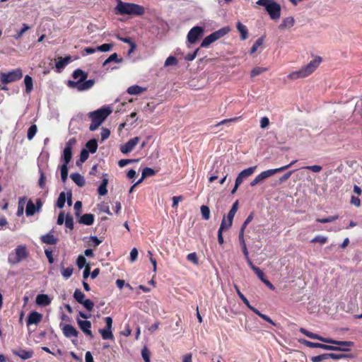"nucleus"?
Here are the masks:
<instances>
[{
    "instance_id": "obj_1",
    "label": "nucleus",
    "mask_w": 362,
    "mask_h": 362,
    "mask_svg": "<svg viewBox=\"0 0 362 362\" xmlns=\"http://www.w3.org/2000/svg\"><path fill=\"white\" fill-rule=\"evenodd\" d=\"M322 61V59L320 57H315L313 60L310 61L307 65L302 67L300 69L290 73L287 76V78L292 81L305 78L315 71L321 64Z\"/></svg>"
},
{
    "instance_id": "obj_2",
    "label": "nucleus",
    "mask_w": 362,
    "mask_h": 362,
    "mask_svg": "<svg viewBox=\"0 0 362 362\" xmlns=\"http://www.w3.org/2000/svg\"><path fill=\"white\" fill-rule=\"evenodd\" d=\"M112 110L110 107L100 108L88 113L92 123L89 127L90 131H95L103 123V122L111 114Z\"/></svg>"
},
{
    "instance_id": "obj_3",
    "label": "nucleus",
    "mask_w": 362,
    "mask_h": 362,
    "mask_svg": "<svg viewBox=\"0 0 362 362\" xmlns=\"http://www.w3.org/2000/svg\"><path fill=\"white\" fill-rule=\"evenodd\" d=\"M117 13L120 15H142L144 8L138 4L125 3L119 1L115 8Z\"/></svg>"
},
{
    "instance_id": "obj_4",
    "label": "nucleus",
    "mask_w": 362,
    "mask_h": 362,
    "mask_svg": "<svg viewBox=\"0 0 362 362\" xmlns=\"http://www.w3.org/2000/svg\"><path fill=\"white\" fill-rule=\"evenodd\" d=\"M256 4L264 6L273 20L279 18L281 16V6L274 0H258Z\"/></svg>"
},
{
    "instance_id": "obj_5",
    "label": "nucleus",
    "mask_w": 362,
    "mask_h": 362,
    "mask_svg": "<svg viewBox=\"0 0 362 362\" xmlns=\"http://www.w3.org/2000/svg\"><path fill=\"white\" fill-rule=\"evenodd\" d=\"M300 332L303 334L304 335L307 336L308 337L313 339H317L320 341L332 344H336V345H340V346H351L353 345V342L348 341H336L333 340L329 338H325L322 337L317 334L313 333L311 332L308 331L307 329L304 328H300Z\"/></svg>"
},
{
    "instance_id": "obj_6",
    "label": "nucleus",
    "mask_w": 362,
    "mask_h": 362,
    "mask_svg": "<svg viewBox=\"0 0 362 362\" xmlns=\"http://www.w3.org/2000/svg\"><path fill=\"white\" fill-rule=\"evenodd\" d=\"M95 84V80L86 78H79L78 81H69L67 86L72 89L78 91H85L90 89Z\"/></svg>"
},
{
    "instance_id": "obj_7",
    "label": "nucleus",
    "mask_w": 362,
    "mask_h": 362,
    "mask_svg": "<svg viewBox=\"0 0 362 362\" xmlns=\"http://www.w3.org/2000/svg\"><path fill=\"white\" fill-rule=\"evenodd\" d=\"M23 76V72L21 69H13L8 72H1L0 74V80L1 83L8 84L17 81Z\"/></svg>"
},
{
    "instance_id": "obj_8",
    "label": "nucleus",
    "mask_w": 362,
    "mask_h": 362,
    "mask_svg": "<svg viewBox=\"0 0 362 362\" xmlns=\"http://www.w3.org/2000/svg\"><path fill=\"white\" fill-rule=\"evenodd\" d=\"M27 250L25 246H18L15 252L10 254L8 257V261L11 264H16L21 262L27 256Z\"/></svg>"
},
{
    "instance_id": "obj_9",
    "label": "nucleus",
    "mask_w": 362,
    "mask_h": 362,
    "mask_svg": "<svg viewBox=\"0 0 362 362\" xmlns=\"http://www.w3.org/2000/svg\"><path fill=\"white\" fill-rule=\"evenodd\" d=\"M301 343L310 348H320L327 351H348V349L341 348L339 346H331L324 344L312 342L305 339L301 341Z\"/></svg>"
},
{
    "instance_id": "obj_10",
    "label": "nucleus",
    "mask_w": 362,
    "mask_h": 362,
    "mask_svg": "<svg viewBox=\"0 0 362 362\" xmlns=\"http://www.w3.org/2000/svg\"><path fill=\"white\" fill-rule=\"evenodd\" d=\"M279 169H269L262 172L260 174L257 175L255 178L250 182V186L255 187L259 183L262 182L264 180L274 175L279 173Z\"/></svg>"
},
{
    "instance_id": "obj_11",
    "label": "nucleus",
    "mask_w": 362,
    "mask_h": 362,
    "mask_svg": "<svg viewBox=\"0 0 362 362\" xmlns=\"http://www.w3.org/2000/svg\"><path fill=\"white\" fill-rule=\"evenodd\" d=\"M204 29L200 26L193 27L187 34V41L191 43H195L197 40L203 35Z\"/></svg>"
},
{
    "instance_id": "obj_12",
    "label": "nucleus",
    "mask_w": 362,
    "mask_h": 362,
    "mask_svg": "<svg viewBox=\"0 0 362 362\" xmlns=\"http://www.w3.org/2000/svg\"><path fill=\"white\" fill-rule=\"evenodd\" d=\"M140 139L138 136L129 139L127 143L120 146V151L122 153L127 154L131 152L139 143Z\"/></svg>"
},
{
    "instance_id": "obj_13",
    "label": "nucleus",
    "mask_w": 362,
    "mask_h": 362,
    "mask_svg": "<svg viewBox=\"0 0 362 362\" xmlns=\"http://www.w3.org/2000/svg\"><path fill=\"white\" fill-rule=\"evenodd\" d=\"M256 168L255 165L242 170L237 176L235 181L241 185L245 179L254 173Z\"/></svg>"
},
{
    "instance_id": "obj_14",
    "label": "nucleus",
    "mask_w": 362,
    "mask_h": 362,
    "mask_svg": "<svg viewBox=\"0 0 362 362\" xmlns=\"http://www.w3.org/2000/svg\"><path fill=\"white\" fill-rule=\"evenodd\" d=\"M77 323L80 327V329L83 331V332L90 337V338L93 337L91 328V322L88 320H82L77 319Z\"/></svg>"
},
{
    "instance_id": "obj_15",
    "label": "nucleus",
    "mask_w": 362,
    "mask_h": 362,
    "mask_svg": "<svg viewBox=\"0 0 362 362\" xmlns=\"http://www.w3.org/2000/svg\"><path fill=\"white\" fill-rule=\"evenodd\" d=\"M61 327L65 337L68 338H76L78 337V332L74 326L71 325H61Z\"/></svg>"
},
{
    "instance_id": "obj_16",
    "label": "nucleus",
    "mask_w": 362,
    "mask_h": 362,
    "mask_svg": "<svg viewBox=\"0 0 362 362\" xmlns=\"http://www.w3.org/2000/svg\"><path fill=\"white\" fill-rule=\"evenodd\" d=\"M12 353L15 355L21 358V359L26 360L30 358L33 356V351L30 349L25 350L23 349H13Z\"/></svg>"
},
{
    "instance_id": "obj_17",
    "label": "nucleus",
    "mask_w": 362,
    "mask_h": 362,
    "mask_svg": "<svg viewBox=\"0 0 362 362\" xmlns=\"http://www.w3.org/2000/svg\"><path fill=\"white\" fill-rule=\"evenodd\" d=\"M42 318V315L40 313L36 311H33L29 314L28 317L27 325L29 326L30 325H37L41 321Z\"/></svg>"
},
{
    "instance_id": "obj_18",
    "label": "nucleus",
    "mask_w": 362,
    "mask_h": 362,
    "mask_svg": "<svg viewBox=\"0 0 362 362\" xmlns=\"http://www.w3.org/2000/svg\"><path fill=\"white\" fill-rule=\"evenodd\" d=\"M36 304L40 306L49 305L52 299L47 294H38L35 299Z\"/></svg>"
},
{
    "instance_id": "obj_19",
    "label": "nucleus",
    "mask_w": 362,
    "mask_h": 362,
    "mask_svg": "<svg viewBox=\"0 0 362 362\" xmlns=\"http://www.w3.org/2000/svg\"><path fill=\"white\" fill-rule=\"evenodd\" d=\"M295 20L293 17L285 18L281 23L279 25V28L281 30L289 29L294 25Z\"/></svg>"
},
{
    "instance_id": "obj_20",
    "label": "nucleus",
    "mask_w": 362,
    "mask_h": 362,
    "mask_svg": "<svg viewBox=\"0 0 362 362\" xmlns=\"http://www.w3.org/2000/svg\"><path fill=\"white\" fill-rule=\"evenodd\" d=\"M94 216L92 214H86L80 217L78 222L86 226H90L93 223Z\"/></svg>"
},
{
    "instance_id": "obj_21",
    "label": "nucleus",
    "mask_w": 362,
    "mask_h": 362,
    "mask_svg": "<svg viewBox=\"0 0 362 362\" xmlns=\"http://www.w3.org/2000/svg\"><path fill=\"white\" fill-rule=\"evenodd\" d=\"M230 30V28L228 26L221 28L220 30L211 33L212 37H214V41L221 38L226 34H228Z\"/></svg>"
},
{
    "instance_id": "obj_22",
    "label": "nucleus",
    "mask_w": 362,
    "mask_h": 362,
    "mask_svg": "<svg viewBox=\"0 0 362 362\" xmlns=\"http://www.w3.org/2000/svg\"><path fill=\"white\" fill-rule=\"evenodd\" d=\"M230 30V28L228 26L221 28L220 30L211 33L212 37H214V41L221 38L226 34H228Z\"/></svg>"
},
{
    "instance_id": "obj_23",
    "label": "nucleus",
    "mask_w": 362,
    "mask_h": 362,
    "mask_svg": "<svg viewBox=\"0 0 362 362\" xmlns=\"http://www.w3.org/2000/svg\"><path fill=\"white\" fill-rule=\"evenodd\" d=\"M236 27H237L238 32L240 34L241 40H246L248 37V30H247V27L240 21H238L237 23Z\"/></svg>"
},
{
    "instance_id": "obj_24",
    "label": "nucleus",
    "mask_w": 362,
    "mask_h": 362,
    "mask_svg": "<svg viewBox=\"0 0 362 362\" xmlns=\"http://www.w3.org/2000/svg\"><path fill=\"white\" fill-rule=\"evenodd\" d=\"M71 62V57L69 56L64 58L59 57L56 63V69L58 71L63 69L69 62Z\"/></svg>"
},
{
    "instance_id": "obj_25",
    "label": "nucleus",
    "mask_w": 362,
    "mask_h": 362,
    "mask_svg": "<svg viewBox=\"0 0 362 362\" xmlns=\"http://www.w3.org/2000/svg\"><path fill=\"white\" fill-rule=\"evenodd\" d=\"M71 180L79 187H83L85 185L84 177L78 173L71 174Z\"/></svg>"
},
{
    "instance_id": "obj_26",
    "label": "nucleus",
    "mask_w": 362,
    "mask_h": 362,
    "mask_svg": "<svg viewBox=\"0 0 362 362\" xmlns=\"http://www.w3.org/2000/svg\"><path fill=\"white\" fill-rule=\"evenodd\" d=\"M146 90V88L141 87L137 85L129 86L127 88V93L129 95H139Z\"/></svg>"
},
{
    "instance_id": "obj_27",
    "label": "nucleus",
    "mask_w": 362,
    "mask_h": 362,
    "mask_svg": "<svg viewBox=\"0 0 362 362\" xmlns=\"http://www.w3.org/2000/svg\"><path fill=\"white\" fill-rule=\"evenodd\" d=\"M108 184V179L107 177H103L100 185L98 189V192L99 195L105 196L107 193V186Z\"/></svg>"
},
{
    "instance_id": "obj_28",
    "label": "nucleus",
    "mask_w": 362,
    "mask_h": 362,
    "mask_svg": "<svg viewBox=\"0 0 362 362\" xmlns=\"http://www.w3.org/2000/svg\"><path fill=\"white\" fill-rule=\"evenodd\" d=\"M41 240L44 243L54 245L57 242V238H56L53 235L47 233L41 237Z\"/></svg>"
},
{
    "instance_id": "obj_29",
    "label": "nucleus",
    "mask_w": 362,
    "mask_h": 362,
    "mask_svg": "<svg viewBox=\"0 0 362 362\" xmlns=\"http://www.w3.org/2000/svg\"><path fill=\"white\" fill-rule=\"evenodd\" d=\"M37 209L33 204V202L31 200H29L27 202L26 209H25V214L27 216H31L34 215V214L37 211Z\"/></svg>"
},
{
    "instance_id": "obj_30",
    "label": "nucleus",
    "mask_w": 362,
    "mask_h": 362,
    "mask_svg": "<svg viewBox=\"0 0 362 362\" xmlns=\"http://www.w3.org/2000/svg\"><path fill=\"white\" fill-rule=\"evenodd\" d=\"M24 83L25 86V92L29 94L33 88V78L30 76L26 75L24 78Z\"/></svg>"
},
{
    "instance_id": "obj_31",
    "label": "nucleus",
    "mask_w": 362,
    "mask_h": 362,
    "mask_svg": "<svg viewBox=\"0 0 362 362\" xmlns=\"http://www.w3.org/2000/svg\"><path fill=\"white\" fill-rule=\"evenodd\" d=\"M99 332L100 333L103 339H112L114 338L112 329H99Z\"/></svg>"
},
{
    "instance_id": "obj_32",
    "label": "nucleus",
    "mask_w": 362,
    "mask_h": 362,
    "mask_svg": "<svg viewBox=\"0 0 362 362\" xmlns=\"http://www.w3.org/2000/svg\"><path fill=\"white\" fill-rule=\"evenodd\" d=\"M26 200V197H21L19 199L18 204V210L16 213L18 216H21L23 215Z\"/></svg>"
},
{
    "instance_id": "obj_33",
    "label": "nucleus",
    "mask_w": 362,
    "mask_h": 362,
    "mask_svg": "<svg viewBox=\"0 0 362 362\" xmlns=\"http://www.w3.org/2000/svg\"><path fill=\"white\" fill-rule=\"evenodd\" d=\"M238 238H239L240 243L243 248V252L245 255V257L247 258V255H249V253H248V250L247 249V246H246V244H245V242L244 240V233H243V231H240Z\"/></svg>"
},
{
    "instance_id": "obj_34",
    "label": "nucleus",
    "mask_w": 362,
    "mask_h": 362,
    "mask_svg": "<svg viewBox=\"0 0 362 362\" xmlns=\"http://www.w3.org/2000/svg\"><path fill=\"white\" fill-rule=\"evenodd\" d=\"M72 157L71 150L69 148H64L62 155V160H64V163L69 164Z\"/></svg>"
},
{
    "instance_id": "obj_35",
    "label": "nucleus",
    "mask_w": 362,
    "mask_h": 362,
    "mask_svg": "<svg viewBox=\"0 0 362 362\" xmlns=\"http://www.w3.org/2000/svg\"><path fill=\"white\" fill-rule=\"evenodd\" d=\"M86 147L91 153H94L96 152L98 148L97 141L95 139H91L88 141L86 144Z\"/></svg>"
},
{
    "instance_id": "obj_36",
    "label": "nucleus",
    "mask_w": 362,
    "mask_h": 362,
    "mask_svg": "<svg viewBox=\"0 0 362 362\" xmlns=\"http://www.w3.org/2000/svg\"><path fill=\"white\" fill-rule=\"evenodd\" d=\"M61 272L62 276L67 279H69L73 274V267H69L67 268H64L62 265L60 267Z\"/></svg>"
},
{
    "instance_id": "obj_37",
    "label": "nucleus",
    "mask_w": 362,
    "mask_h": 362,
    "mask_svg": "<svg viewBox=\"0 0 362 362\" xmlns=\"http://www.w3.org/2000/svg\"><path fill=\"white\" fill-rule=\"evenodd\" d=\"M251 310L253 311L256 315L259 316L264 320L268 322L269 323H270L273 325H275V323L273 322V320L269 317H268L267 315H266L264 314H262L255 308H251Z\"/></svg>"
},
{
    "instance_id": "obj_38",
    "label": "nucleus",
    "mask_w": 362,
    "mask_h": 362,
    "mask_svg": "<svg viewBox=\"0 0 362 362\" xmlns=\"http://www.w3.org/2000/svg\"><path fill=\"white\" fill-rule=\"evenodd\" d=\"M234 288L236 291V293L238 295V296L240 297V298L243 301V303L245 304V305L250 309L251 310V308H254L253 306H252L250 304V302L248 301V300L245 298V296L240 292V289L238 288V287L236 286V285H234Z\"/></svg>"
},
{
    "instance_id": "obj_39",
    "label": "nucleus",
    "mask_w": 362,
    "mask_h": 362,
    "mask_svg": "<svg viewBox=\"0 0 362 362\" xmlns=\"http://www.w3.org/2000/svg\"><path fill=\"white\" fill-rule=\"evenodd\" d=\"M112 62L120 63L122 62V58L119 59L117 54L113 53L103 62V66H105L106 64H107Z\"/></svg>"
},
{
    "instance_id": "obj_40",
    "label": "nucleus",
    "mask_w": 362,
    "mask_h": 362,
    "mask_svg": "<svg viewBox=\"0 0 362 362\" xmlns=\"http://www.w3.org/2000/svg\"><path fill=\"white\" fill-rule=\"evenodd\" d=\"M74 298L78 303L81 304L85 300V295L81 290L76 289L74 293Z\"/></svg>"
},
{
    "instance_id": "obj_41",
    "label": "nucleus",
    "mask_w": 362,
    "mask_h": 362,
    "mask_svg": "<svg viewBox=\"0 0 362 362\" xmlns=\"http://www.w3.org/2000/svg\"><path fill=\"white\" fill-rule=\"evenodd\" d=\"M72 76L74 79L87 78L88 74L81 69H76L73 72Z\"/></svg>"
},
{
    "instance_id": "obj_42",
    "label": "nucleus",
    "mask_w": 362,
    "mask_h": 362,
    "mask_svg": "<svg viewBox=\"0 0 362 362\" xmlns=\"http://www.w3.org/2000/svg\"><path fill=\"white\" fill-rule=\"evenodd\" d=\"M37 132V127L35 124H32L28 130L27 134V137L28 140H32L33 137L35 136L36 133Z\"/></svg>"
},
{
    "instance_id": "obj_43",
    "label": "nucleus",
    "mask_w": 362,
    "mask_h": 362,
    "mask_svg": "<svg viewBox=\"0 0 362 362\" xmlns=\"http://www.w3.org/2000/svg\"><path fill=\"white\" fill-rule=\"evenodd\" d=\"M65 202H66V194L64 192H62L59 194V196L57 199V206L60 209H62L64 206Z\"/></svg>"
},
{
    "instance_id": "obj_44",
    "label": "nucleus",
    "mask_w": 362,
    "mask_h": 362,
    "mask_svg": "<svg viewBox=\"0 0 362 362\" xmlns=\"http://www.w3.org/2000/svg\"><path fill=\"white\" fill-rule=\"evenodd\" d=\"M263 37H259L258 38L255 42L253 44V45L252 46L251 49H250V53L252 54L253 53H255L257 49L262 45L263 44Z\"/></svg>"
},
{
    "instance_id": "obj_45",
    "label": "nucleus",
    "mask_w": 362,
    "mask_h": 362,
    "mask_svg": "<svg viewBox=\"0 0 362 362\" xmlns=\"http://www.w3.org/2000/svg\"><path fill=\"white\" fill-rule=\"evenodd\" d=\"M67 165L68 164L64 163L63 165H62L61 168H60L62 180L64 182H66V180H67V177H68Z\"/></svg>"
},
{
    "instance_id": "obj_46",
    "label": "nucleus",
    "mask_w": 362,
    "mask_h": 362,
    "mask_svg": "<svg viewBox=\"0 0 362 362\" xmlns=\"http://www.w3.org/2000/svg\"><path fill=\"white\" fill-rule=\"evenodd\" d=\"M201 213H202V218L204 219V220H209V218H210V210H209V208L207 206H201Z\"/></svg>"
},
{
    "instance_id": "obj_47",
    "label": "nucleus",
    "mask_w": 362,
    "mask_h": 362,
    "mask_svg": "<svg viewBox=\"0 0 362 362\" xmlns=\"http://www.w3.org/2000/svg\"><path fill=\"white\" fill-rule=\"evenodd\" d=\"M267 70V69L264 68V67H259V66L255 67L251 71L250 76H251V77L257 76L265 72Z\"/></svg>"
},
{
    "instance_id": "obj_48",
    "label": "nucleus",
    "mask_w": 362,
    "mask_h": 362,
    "mask_svg": "<svg viewBox=\"0 0 362 362\" xmlns=\"http://www.w3.org/2000/svg\"><path fill=\"white\" fill-rule=\"evenodd\" d=\"M214 42H215L214 40V37H212V35L210 34L209 35H208L203 40V41L201 43V47H207L209 45H210Z\"/></svg>"
},
{
    "instance_id": "obj_49",
    "label": "nucleus",
    "mask_w": 362,
    "mask_h": 362,
    "mask_svg": "<svg viewBox=\"0 0 362 362\" xmlns=\"http://www.w3.org/2000/svg\"><path fill=\"white\" fill-rule=\"evenodd\" d=\"M155 174H156V171L151 168L146 167L142 170L143 178L153 176Z\"/></svg>"
},
{
    "instance_id": "obj_50",
    "label": "nucleus",
    "mask_w": 362,
    "mask_h": 362,
    "mask_svg": "<svg viewBox=\"0 0 362 362\" xmlns=\"http://www.w3.org/2000/svg\"><path fill=\"white\" fill-rule=\"evenodd\" d=\"M64 223L69 229L72 230L74 228V219L71 215L66 214Z\"/></svg>"
},
{
    "instance_id": "obj_51",
    "label": "nucleus",
    "mask_w": 362,
    "mask_h": 362,
    "mask_svg": "<svg viewBox=\"0 0 362 362\" xmlns=\"http://www.w3.org/2000/svg\"><path fill=\"white\" fill-rule=\"evenodd\" d=\"M327 241V238L322 235H317L314 238L311 240V243H319L321 245L326 243Z\"/></svg>"
},
{
    "instance_id": "obj_52",
    "label": "nucleus",
    "mask_w": 362,
    "mask_h": 362,
    "mask_svg": "<svg viewBox=\"0 0 362 362\" xmlns=\"http://www.w3.org/2000/svg\"><path fill=\"white\" fill-rule=\"evenodd\" d=\"M81 304L88 311H91L94 307L93 302L89 299H85Z\"/></svg>"
},
{
    "instance_id": "obj_53",
    "label": "nucleus",
    "mask_w": 362,
    "mask_h": 362,
    "mask_svg": "<svg viewBox=\"0 0 362 362\" xmlns=\"http://www.w3.org/2000/svg\"><path fill=\"white\" fill-rule=\"evenodd\" d=\"M177 59L173 57V56H170L168 57L165 62V66H173V65H177Z\"/></svg>"
},
{
    "instance_id": "obj_54",
    "label": "nucleus",
    "mask_w": 362,
    "mask_h": 362,
    "mask_svg": "<svg viewBox=\"0 0 362 362\" xmlns=\"http://www.w3.org/2000/svg\"><path fill=\"white\" fill-rule=\"evenodd\" d=\"M30 29V27L25 24V23H23V28L18 32V33L15 35V39H20L22 35H23V33L25 32H26L27 30H28Z\"/></svg>"
},
{
    "instance_id": "obj_55",
    "label": "nucleus",
    "mask_w": 362,
    "mask_h": 362,
    "mask_svg": "<svg viewBox=\"0 0 362 362\" xmlns=\"http://www.w3.org/2000/svg\"><path fill=\"white\" fill-rule=\"evenodd\" d=\"M112 44H103L96 47V49L100 52H108L112 48Z\"/></svg>"
},
{
    "instance_id": "obj_56",
    "label": "nucleus",
    "mask_w": 362,
    "mask_h": 362,
    "mask_svg": "<svg viewBox=\"0 0 362 362\" xmlns=\"http://www.w3.org/2000/svg\"><path fill=\"white\" fill-rule=\"evenodd\" d=\"M77 266L79 269H82L86 265V259L83 255H79L76 261Z\"/></svg>"
},
{
    "instance_id": "obj_57",
    "label": "nucleus",
    "mask_w": 362,
    "mask_h": 362,
    "mask_svg": "<svg viewBox=\"0 0 362 362\" xmlns=\"http://www.w3.org/2000/svg\"><path fill=\"white\" fill-rule=\"evenodd\" d=\"M141 356L145 362H150V351L146 347L142 349Z\"/></svg>"
},
{
    "instance_id": "obj_58",
    "label": "nucleus",
    "mask_w": 362,
    "mask_h": 362,
    "mask_svg": "<svg viewBox=\"0 0 362 362\" xmlns=\"http://www.w3.org/2000/svg\"><path fill=\"white\" fill-rule=\"evenodd\" d=\"M328 359L327 354H323L319 356H313L311 358L312 362H320L324 360Z\"/></svg>"
},
{
    "instance_id": "obj_59",
    "label": "nucleus",
    "mask_w": 362,
    "mask_h": 362,
    "mask_svg": "<svg viewBox=\"0 0 362 362\" xmlns=\"http://www.w3.org/2000/svg\"><path fill=\"white\" fill-rule=\"evenodd\" d=\"M232 225H228V219H226L225 216L223 217L221 226L218 228L219 230L223 231L224 230H227L229 228H230Z\"/></svg>"
},
{
    "instance_id": "obj_60",
    "label": "nucleus",
    "mask_w": 362,
    "mask_h": 362,
    "mask_svg": "<svg viewBox=\"0 0 362 362\" xmlns=\"http://www.w3.org/2000/svg\"><path fill=\"white\" fill-rule=\"evenodd\" d=\"M187 259L189 262H192L194 264H198V258L195 252L188 254L187 256Z\"/></svg>"
},
{
    "instance_id": "obj_61",
    "label": "nucleus",
    "mask_w": 362,
    "mask_h": 362,
    "mask_svg": "<svg viewBox=\"0 0 362 362\" xmlns=\"http://www.w3.org/2000/svg\"><path fill=\"white\" fill-rule=\"evenodd\" d=\"M82 208V203L80 201H77L74 204L75 215L76 217H79L81 214V210Z\"/></svg>"
},
{
    "instance_id": "obj_62",
    "label": "nucleus",
    "mask_w": 362,
    "mask_h": 362,
    "mask_svg": "<svg viewBox=\"0 0 362 362\" xmlns=\"http://www.w3.org/2000/svg\"><path fill=\"white\" fill-rule=\"evenodd\" d=\"M346 357V355L345 354H333V353H331V354H327V358H332L333 360H340L341 358H344Z\"/></svg>"
},
{
    "instance_id": "obj_63",
    "label": "nucleus",
    "mask_w": 362,
    "mask_h": 362,
    "mask_svg": "<svg viewBox=\"0 0 362 362\" xmlns=\"http://www.w3.org/2000/svg\"><path fill=\"white\" fill-rule=\"evenodd\" d=\"M88 158V151L86 149H82L80 153L79 161L84 163Z\"/></svg>"
},
{
    "instance_id": "obj_64",
    "label": "nucleus",
    "mask_w": 362,
    "mask_h": 362,
    "mask_svg": "<svg viewBox=\"0 0 362 362\" xmlns=\"http://www.w3.org/2000/svg\"><path fill=\"white\" fill-rule=\"evenodd\" d=\"M40 176L38 184L41 188H44L45 186L46 177H45V173L42 170H40Z\"/></svg>"
}]
</instances>
